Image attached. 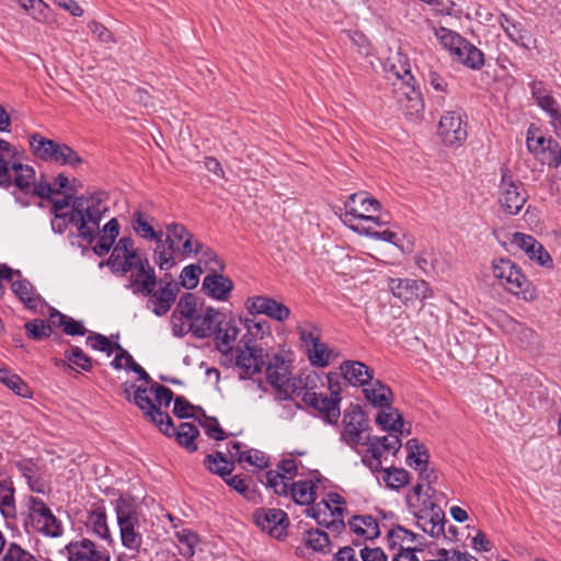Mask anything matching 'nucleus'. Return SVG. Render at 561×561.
<instances>
[{"mask_svg":"<svg viewBox=\"0 0 561 561\" xmlns=\"http://www.w3.org/2000/svg\"><path fill=\"white\" fill-rule=\"evenodd\" d=\"M179 294V285L174 282H167L163 286L156 290V288L149 294L147 301V308L151 310L156 316L162 317L167 314Z\"/></svg>","mask_w":561,"mask_h":561,"instance_id":"cd10ccee","label":"nucleus"},{"mask_svg":"<svg viewBox=\"0 0 561 561\" xmlns=\"http://www.w3.org/2000/svg\"><path fill=\"white\" fill-rule=\"evenodd\" d=\"M458 62L471 69H479L484 64L483 53L458 34Z\"/></svg>","mask_w":561,"mask_h":561,"instance_id":"c9c22d12","label":"nucleus"},{"mask_svg":"<svg viewBox=\"0 0 561 561\" xmlns=\"http://www.w3.org/2000/svg\"><path fill=\"white\" fill-rule=\"evenodd\" d=\"M24 508L22 515L26 533H37L50 538H58L62 535V523L43 500L28 495L24 499Z\"/></svg>","mask_w":561,"mask_h":561,"instance_id":"423d86ee","label":"nucleus"},{"mask_svg":"<svg viewBox=\"0 0 561 561\" xmlns=\"http://www.w3.org/2000/svg\"><path fill=\"white\" fill-rule=\"evenodd\" d=\"M492 272L493 276L511 294L525 301H534L537 298L536 288L513 261L508 259L494 260Z\"/></svg>","mask_w":561,"mask_h":561,"instance_id":"1a4fd4ad","label":"nucleus"},{"mask_svg":"<svg viewBox=\"0 0 561 561\" xmlns=\"http://www.w3.org/2000/svg\"><path fill=\"white\" fill-rule=\"evenodd\" d=\"M383 480L389 488L399 489L409 483V473L404 469H387Z\"/></svg>","mask_w":561,"mask_h":561,"instance_id":"69168bd1","label":"nucleus"},{"mask_svg":"<svg viewBox=\"0 0 561 561\" xmlns=\"http://www.w3.org/2000/svg\"><path fill=\"white\" fill-rule=\"evenodd\" d=\"M66 551L69 561H111L110 552L90 539L72 541L66 546Z\"/></svg>","mask_w":561,"mask_h":561,"instance_id":"a878e982","label":"nucleus"},{"mask_svg":"<svg viewBox=\"0 0 561 561\" xmlns=\"http://www.w3.org/2000/svg\"><path fill=\"white\" fill-rule=\"evenodd\" d=\"M512 244L523 250L531 261H535L540 266L547 268L553 267L551 255L533 236L515 232L512 238Z\"/></svg>","mask_w":561,"mask_h":561,"instance_id":"393cba45","label":"nucleus"},{"mask_svg":"<svg viewBox=\"0 0 561 561\" xmlns=\"http://www.w3.org/2000/svg\"><path fill=\"white\" fill-rule=\"evenodd\" d=\"M380 209L378 199L369 196L366 192H357L348 196L344 204L342 221L357 233L369 232L371 224L380 226L381 222L375 216Z\"/></svg>","mask_w":561,"mask_h":561,"instance_id":"0eeeda50","label":"nucleus"},{"mask_svg":"<svg viewBox=\"0 0 561 561\" xmlns=\"http://www.w3.org/2000/svg\"><path fill=\"white\" fill-rule=\"evenodd\" d=\"M347 525L357 541L373 540L380 535L378 520L371 515H354Z\"/></svg>","mask_w":561,"mask_h":561,"instance_id":"c756f323","label":"nucleus"},{"mask_svg":"<svg viewBox=\"0 0 561 561\" xmlns=\"http://www.w3.org/2000/svg\"><path fill=\"white\" fill-rule=\"evenodd\" d=\"M271 329L265 321H249L247 324V333L242 336L241 343L245 347H260L259 341L271 337Z\"/></svg>","mask_w":561,"mask_h":561,"instance_id":"c03bdc74","label":"nucleus"},{"mask_svg":"<svg viewBox=\"0 0 561 561\" xmlns=\"http://www.w3.org/2000/svg\"><path fill=\"white\" fill-rule=\"evenodd\" d=\"M305 542L313 550L323 551L329 547L330 539L327 533L320 529H311L307 531Z\"/></svg>","mask_w":561,"mask_h":561,"instance_id":"e2e57ef3","label":"nucleus"},{"mask_svg":"<svg viewBox=\"0 0 561 561\" xmlns=\"http://www.w3.org/2000/svg\"><path fill=\"white\" fill-rule=\"evenodd\" d=\"M392 85L403 114L409 119L419 118L423 113L424 103L412 72H394Z\"/></svg>","mask_w":561,"mask_h":561,"instance_id":"9b49d317","label":"nucleus"},{"mask_svg":"<svg viewBox=\"0 0 561 561\" xmlns=\"http://www.w3.org/2000/svg\"><path fill=\"white\" fill-rule=\"evenodd\" d=\"M198 434L199 431L193 423L183 422L179 425L178 430H174L172 426V431L169 436L175 435L178 443L190 453H193L197 450L195 439Z\"/></svg>","mask_w":561,"mask_h":561,"instance_id":"49530a36","label":"nucleus"},{"mask_svg":"<svg viewBox=\"0 0 561 561\" xmlns=\"http://www.w3.org/2000/svg\"><path fill=\"white\" fill-rule=\"evenodd\" d=\"M106 264L114 274L128 275L127 288L135 295L148 296L158 284L153 267L137 252L129 237L118 240Z\"/></svg>","mask_w":561,"mask_h":561,"instance_id":"f257e3e1","label":"nucleus"},{"mask_svg":"<svg viewBox=\"0 0 561 561\" xmlns=\"http://www.w3.org/2000/svg\"><path fill=\"white\" fill-rule=\"evenodd\" d=\"M0 561H37L36 558L15 542H11Z\"/></svg>","mask_w":561,"mask_h":561,"instance_id":"0e129e2a","label":"nucleus"},{"mask_svg":"<svg viewBox=\"0 0 561 561\" xmlns=\"http://www.w3.org/2000/svg\"><path fill=\"white\" fill-rule=\"evenodd\" d=\"M344 510V499L337 493H330L325 500L308 508V512L319 524L333 527L343 524Z\"/></svg>","mask_w":561,"mask_h":561,"instance_id":"dca6fc26","label":"nucleus"},{"mask_svg":"<svg viewBox=\"0 0 561 561\" xmlns=\"http://www.w3.org/2000/svg\"><path fill=\"white\" fill-rule=\"evenodd\" d=\"M245 306L251 314H264L279 322L290 317L288 307L267 296L250 297L247 299Z\"/></svg>","mask_w":561,"mask_h":561,"instance_id":"b1692460","label":"nucleus"},{"mask_svg":"<svg viewBox=\"0 0 561 561\" xmlns=\"http://www.w3.org/2000/svg\"><path fill=\"white\" fill-rule=\"evenodd\" d=\"M220 314L221 312L213 307L198 308L195 295L186 293L179 299L171 314L172 333L176 337H183L188 333L196 339L210 337Z\"/></svg>","mask_w":561,"mask_h":561,"instance_id":"f03ea898","label":"nucleus"},{"mask_svg":"<svg viewBox=\"0 0 561 561\" xmlns=\"http://www.w3.org/2000/svg\"><path fill=\"white\" fill-rule=\"evenodd\" d=\"M131 227L137 236L147 241L160 242V238H162V232H157L153 229L150 220L141 210L134 211Z\"/></svg>","mask_w":561,"mask_h":561,"instance_id":"a18cd8bd","label":"nucleus"},{"mask_svg":"<svg viewBox=\"0 0 561 561\" xmlns=\"http://www.w3.org/2000/svg\"><path fill=\"white\" fill-rule=\"evenodd\" d=\"M204 462L210 472L222 478L229 476L233 470V463L227 460L221 453L208 455Z\"/></svg>","mask_w":561,"mask_h":561,"instance_id":"3c124183","label":"nucleus"},{"mask_svg":"<svg viewBox=\"0 0 561 561\" xmlns=\"http://www.w3.org/2000/svg\"><path fill=\"white\" fill-rule=\"evenodd\" d=\"M343 377L353 386H365L373 379V370L362 362L346 360L341 365Z\"/></svg>","mask_w":561,"mask_h":561,"instance_id":"473e14b6","label":"nucleus"},{"mask_svg":"<svg viewBox=\"0 0 561 561\" xmlns=\"http://www.w3.org/2000/svg\"><path fill=\"white\" fill-rule=\"evenodd\" d=\"M539 159L550 167H559L561 164V148L558 141L551 138Z\"/></svg>","mask_w":561,"mask_h":561,"instance_id":"bf43d9fd","label":"nucleus"},{"mask_svg":"<svg viewBox=\"0 0 561 561\" xmlns=\"http://www.w3.org/2000/svg\"><path fill=\"white\" fill-rule=\"evenodd\" d=\"M366 400L374 407H388L392 400V392L378 379H371L363 390Z\"/></svg>","mask_w":561,"mask_h":561,"instance_id":"4c0bfd02","label":"nucleus"},{"mask_svg":"<svg viewBox=\"0 0 561 561\" xmlns=\"http://www.w3.org/2000/svg\"><path fill=\"white\" fill-rule=\"evenodd\" d=\"M239 333L237 321L221 312L213 334L218 351L224 355L230 354Z\"/></svg>","mask_w":561,"mask_h":561,"instance_id":"bb28decb","label":"nucleus"},{"mask_svg":"<svg viewBox=\"0 0 561 561\" xmlns=\"http://www.w3.org/2000/svg\"><path fill=\"white\" fill-rule=\"evenodd\" d=\"M24 329L28 337L33 340H42L50 336L53 330L42 319H35L24 324Z\"/></svg>","mask_w":561,"mask_h":561,"instance_id":"13d9d810","label":"nucleus"},{"mask_svg":"<svg viewBox=\"0 0 561 561\" xmlns=\"http://www.w3.org/2000/svg\"><path fill=\"white\" fill-rule=\"evenodd\" d=\"M388 285L393 296L404 304L424 300L431 295L428 284L422 279L391 278Z\"/></svg>","mask_w":561,"mask_h":561,"instance_id":"412c9836","label":"nucleus"},{"mask_svg":"<svg viewBox=\"0 0 561 561\" xmlns=\"http://www.w3.org/2000/svg\"><path fill=\"white\" fill-rule=\"evenodd\" d=\"M12 179L19 191L28 193L36 179L35 171L32 167L18 162L14 147L0 138V186L9 187Z\"/></svg>","mask_w":561,"mask_h":561,"instance_id":"6e6552de","label":"nucleus"},{"mask_svg":"<svg viewBox=\"0 0 561 561\" xmlns=\"http://www.w3.org/2000/svg\"><path fill=\"white\" fill-rule=\"evenodd\" d=\"M228 453L232 458L240 462H248L249 465L259 469L266 468L268 465V457L260 450L251 449L248 451L241 450V444L236 442L231 443L228 447Z\"/></svg>","mask_w":561,"mask_h":561,"instance_id":"58836bf2","label":"nucleus"},{"mask_svg":"<svg viewBox=\"0 0 561 561\" xmlns=\"http://www.w3.org/2000/svg\"><path fill=\"white\" fill-rule=\"evenodd\" d=\"M300 341L312 366L324 368L335 357L333 350L321 340V330L311 322L297 327Z\"/></svg>","mask_w":561,"mask_h":561,"instance_id":"ddd939ff","label":"nucleus"},{"mask_svg":"<svg viewBox=\"0 0 561 561\" xmlns=\"http://www.w3.org/2000/svg\"><path fill=\"white\" fill-rule=\"evenodd\" d=\"M343 431L341 433V440L353 449L364 445V433L368 428V422L358 407H353L344 412L343 415Z\"/></svg>","mask_w":561,"mask_h":561,"instance_id":"2eb2a0df","label":"nucleus"},{"mask_svg":"<svg viewBox=\"0 0 561 561\" xmlns=\"http://www.w3.org/2000/svg\"><path fill=\"white\" fill-rule=\"evenodd\" d=\"M386 410H381L376 415V423L380 426L381 430L389 432V434H402L403 427V419L398 410L391 408L390 405L386 407Z\"/></svg>","mask_w":561,"mask_h":561,"instance_id":"a19ab883","label":"nucleus"},{"mask_svg":"<svg viewBox=\"0 0 561 561\" xmlns=\"http://www.w3.org/2000/svg\"><path fill=\"white\" fill-rule=\"evenodd\" d=\"M505 328L507 332L519 343L522 348L533 347L538 342V336L533 329L512 318H507Z\"/></svg>","mask_w":561,"mask_h":561,"instance_id":"ea45409f","label":"nucleus"},{"mask_svg":"<svg viewBox=\"0 0 561 561\" xmlns=\"http://www.w3.org/2000/svg\"><path fill=\"white\" fill-rule=\"evenodd\" d=\"M87 344L96 351H101L106 353L107 355H111L114 351L115 345L112 344V342L102 334H91L87 339Z\"/></svg>","mask_w":561,"mask_h":561,"instance_id":"774afa93","label":"nucleus"},{"mask_svg":"<svg viewBox=\"0 0 561 561\" xmlns=\"http://www.w3.org/2000/svg\"><path fill=\"white\" fill-rule=\"evenodd\" d=\"M419 535L402 526H396L388 530L387 543L391 550H407L417 547Z\"/></svg>","mask_w":561,"mask_h":561,"instance_id":"e433bc0d","label":"nucleus"},{"mask_svg":"<svg viewBox=\"0 0 561 561\" xmlns=\"http://www.w3.org/2000/svg\"><path fill=\"white\" fill-rule=\"evenodd\" d=\"M499 201L507 214L517 215L527 201V193L522 183L515 182L507 174H503L499 188Z\"/></svg>","mask_w":561,"mask_h":561,"instance_id":"f3484780","label":"nucleus"},{"mask_svg":"<svg viewBox=\"0 0 561 561\" xmlns=\"http://www.w3.org/2000/svg\"><path fill=\"white\" fill-rule=\"evenodd\" d=\"M114 512L122 546L133 553H138L144 541L139 505L134 497L121 495L114 502Z\"/></svg>","mask_w":561,"mask_h":561,"instance_id":"39448f33","label":"nucleus"},{"mask_svg":"<svg viewBox=\"0 0 561 561\" xmlns=\"http://www.w3.org/2000/svg\"><path fill=\"white\" fill-rule=\"evenodd\" d=\"M367 446L366 453L362 457V462L371 471H379L382 468L381 458L383 454H396L402 446L401 438L397 434H388L383 437L367 436L364 442Z\"/></svg>","mask_w":561,"mask_h":561,"instance_id":"4468645a","label":"nucleus"},{"mask_svg":"<svg viewBox=\"0 0 561 561\" xmlns=\"http://www.w3.org/2000/svg\"><path fill=\"white\" fill-rule=\"evenodd\" d=\"M114 350H117V354L111 363L114 369L118 370L124 368L133 370L139 375L140 379L147 382L150 380L148 373L134 360L133 356L126 350H124L119 344H115Z\"/></svg>","mask_w":561,"mask_h":561,"instance_id":"79ce46f5","label":"nucleus"},{"mask_svg":"<svg viewBox=\"0 0 561 561\" xmlns=\"http://www.w3.org/2000/svg\"><path fill=\"white\" fill-rule=\"evenodd\" d=\"M150 393H152L154 396V403L157 405V408H159L161 410L162 407L164 408H169V405L171 404L172 400H173V392L158 383V382H154L151 387H150Z\"/></svg>","mask_w":561,"mask_h":561,"instance_id":"338daca9","label":"nucleus"},{"mask_svg":"<svg viewBox=\"0 0 561 561\" xmlns=\"http://www.w3.org/2000/svg\"><path fill=\"white\" fill-rule=\"evenodd\" d=\"M267 382L278 391L280 398H287L291 391L290 366L280 355H274L266 365Z\"/></svg>","mask_w":561,"mask_h":561,"instance_id":"aec40b11","label":"nucleus"},{"mask_svg":"<svg viewBox=\"0 0 561 561\" xmlns=\"http://www.w3.org/2000/svg\"><path fill=\"white\" fill-rule=\"evenodd\" d=\"M0 381L18 396L23 398H31L32 396L30 387L22 378L8 370L5 367H0Z\"/></svg>","mask_w":561,"mask_h":561,"instance_id":"8fccbe9b","label":"nucleus"},{"mask_svg":"<svg viewBox=\"0 0 561 561\" xmlns=\"http://www.w3.org/2000/svg\"><path fill=\"white\" fill-rule=\"evenodd\" d=\"M266 485L278 495H288L291 480H287L278 470H270L265 473Z\"/></svg>","mask_w":561,"mask_h":561,"instance_id":"864d4df0","label":"nucleus"},{"mask_svg":"<svg viewBox=\"0 0 561 561\" xmlns=\"http://www.w3.org/2000/svg\"><path fill=\"white\" fill-rule=\"evenodd\" d=\"M253 519L257 527L274 538H282L288 526L287 514L279 508H259L253 513Z\"/></svg>","mask_w":561,"mask_h":561,"instance_id":"4be33fe9","label":"nucleus"},{"mask_svg":"<svg viewBox=\"0 0 561 561\" xmlns=\"http://www.w3.org/2000/svg\"><path fill=\"white\" fill-rule=\"evenodd\" d=\"M203 270L195 264L185 266L180 274V283L184 288L193 289L198 285Z\"/></svg>","mask_w":561,"mask_h":561,"instance_id":"680f3d73","label":"nucleus"},{"mask_svg":"<svg viewBox=\"0 0 561 561\" xmlns=\"http://www.w3.org/2000/svg\"><path fill=\"white\" fill-rule=\"evenodd\" d=\"M454 126L455 118L451 112H448L439 119L437 136L447 146L454 145L456 142V129Z\"/></svg>","mask_w":561,"mask_h":561,"instance_id":"603ef678","label":"nucleus"},{"mask_svg":"<svg viewBox=\"0 0 561 561\" xmlns=\"http://www.w3.org/2000/svg\"><path fill=\"white\" fill-rule=\"evenodd\" d=\"M550 139L541 135L538 129L530 127L527 131L526 145L528 150L539 158Z\"/></svg>","mask_w":561,"mask_h":561,"instance_id":"4d7b16f0","label":"nucleus"},{"mask_svg":"<svg viewBox=\"0 0 561 561\" xmlns=\"http://www.w3.org/2000/svg\"><path fill=\"white\" fill-rule=\"evenodd\" d=\"M0 513L5 519L16 515L14 486L8 478L0 479Z\"/></svg>","mask_w":561,"mask_h":561,"instance_id":"37998d69","label":"nucleus"},{"mask_svg":"<svg viewBox=\"0 0 561 561\" xmlns=\"http://www.w3.org/2000/svg\"><path fill=\"white\" fill-rule=\"evenodd\" d=\"M123 391L126 399L134 402L163 434H171L172 419L168 413L157 408L156 403L149 396L150 389L136 385L124 383Z\"/></svg>","mask_w":561,"mask_h":561,"instance_id":"f8f14e48","label":"nucleus"},{"mask_svg":"<svg viewBox=\"0 0 561 561\" xmlns=\"http://www.w3.org/2000/svg\"><path fill=\"white\" fill-rule=\"evenodd\" d=\"M499 22L511 41L520 47L529 49L535 44L530 32H528L522 23L514 21L507 14L502 13L499 18Z\"/></svg>","mask_w":561,"mask_h":561,"instance_id":"2f4dec72","label":"nucleus"},{"mask_svg":"<svg viewBox=\"0 0 561 561\" xmlns=\"http://www.w3.org/2000/svg\"><path fill=\"white\" fill-rule=\"evenodd\" d=\"M232 289L233 282L229 277L218 274V272H213L203 279L202 290L215 300H228Z\"/></svg>","mask_w":561,"mask_h":561,"instance_id":"c85d7f7f","label":"nucleus"},{"mask_svg":"<svg viewBox=\"0 0 561 561\" xmlns=\"http://www.w3.org/2000/svg\"><path fill=\"white\" fill-rule=\"evenodd\" d=\"M65 357L70 364L76 365L84 371H90L92 369L91 358L85 355L79 346H72L65 353Z\"/></svg>","mask_w":561,"mask_h":561,"instance_id":"052dcab7","label":"nucleus"},{"mask_svg":"<svg viewBox=\"0 0 561 561\" xmlns=\"http://www.w3.org/2000/svg\"><path fill=\"white\" fill-rule=\"evenodd\" d=\"M70 202L69 197H64L61 199H56L53 203V213L55 214L56 221L53 222V227L58 226V231L62 232V226L66 222L70 224Z\"/></svg>","mask_w":561,"mask_h":561,"instance_id":"5fc2aeb1","label":"nucleus"},{"mask_svg":"<svg viewBox=\"0 0 561 561\" xmlns=\"http://www.w3.org/2000/svg\"><path fill=\"white\" fill-rule=\"evenodd\" d=\"M30 147L36 158L46 162L73 168L82 163V159L71 147L47 139L39 134L30 137Z\"/></svg>","mask_w":561,"mask_h":561,"instance_id":"9d476101","label":"nucleus"},{"mask_svg":"<svg viewBox=\"0 0 561 561\" xmlns=\"http://www.w3.org/2000/svg\"><path fill=\"white\" fill-rule=\"evenodd\" d=\"M164 242L169 244L181 259L197 254L202 250V244L180 224H170L167 226Z\"/></svg>","mask_w":561,"mask_h":561,"instance_id":"a211bd4d","label":"nucleus"},{"mask_svg":"<svg viewBox=\"0 0 561 561\" xmlns=\"http://www.w3.org/2000/svg\"><path fill=\"white\" fill-rule=\"evenodd\" d=\"M176 257H179V254L160 238V242H157L153 252V260L159 268L162 271L171 270L176 264Z\"/></svg>","mask_w":561,"mask_h":561,"instance_id":"09e8293b","label":"nucleus"},{"mask_svg":"<svg viewBox=\"0 0 561 561\" xmlns=\"http://www.w3.org/2000/svg\"><path fill=\"white\" fill-rule=\"evenodd\" d=\"M431 491L430 485L417 482L407 496L408 505L416 518V525L433 538L443 537L447 545L445 548H449L450 542L456 547L453 538L445 534V514L432 500Z\"/></svg>","mask_w":561,"mask_h":561,"instance_id":"7ed1b4c3","label":"nucleus"},{"mask_svg":"<svg viewBox=\"0 0 561 561\" xmlns=\"http://www.w3.org/2000/svg\"><path fill=\"white\" fill-rule=\"evenodd\" d=\"M265 353L262 347H238L236 351V367L242 379L252 378L263 368Z\"/></svg>","mask_w":561,"mask_h":561,"instance_id":"5701e85b","label":"nucleus"},{"mask_svg":"<svg viewBox=\"0 0 561 561\" xmlns=\"http://www.w3.org/2000/svg\"><path fill=\"white\" fill-rule=\"evenodd\" d=\"M51 318L58 319V324L62 328V331L67 335H84L87 330L83 324L70 317H67L60 312H56L51 314ZM55 322V320H53Z\"/></svg>","mask_w":561,"mask_h":561,"instance_id":"6e6d98bb","label":"nucleus"},{"mask_svg":"<svg viewBox=\"0 0 561 561\" xmlns=\"http://www.w3.org/2000/svg\"><path fill=\"white\" fill-rule=\"evenodd\" d=\"M12 288L28 309H36L42 304L39 295L30 282L25 279L13 282Z\"/></svg>","mask_w":561,"mask_h":561,"instance_id":"de8ad7c7","label":"nucleus"},{"mask_svg":"<svg viewBox=\"0 0 561 561\" xmlns=\"http://www.w3.org/2000/svg\"><path fill=\"white\" fill-rule=\"evenodd\" d=\"M107 199L108 195L105 192L81 195L73 199L70 224L77 227L81 238L85 240L93 239L102 216L108 210Z\"/></svg>","mask_w":561,"mask_h":561,"instance_id":"20e7f679","label":"nucleus"},{"mask_svg":"<svg viewBox=\"0 0 561 561\" xmlns=\"http://www.w3.org/2000/svg\"><path fill=\"white\" fill-rule=\"evenodd\" d=\"M407 449L409 451L407 456V463L419 471L421 480L426 482L425 485H430L431 473L427 472L428 455L424 449V446L416 439H410L407 443Z\"/></svg>","mask_w":561,"mask_h":561,"instance_id":"7c9ffc66","label":"nucleus"},{"mask_svg":"<svg viewBox=\"0 0 561 561\" xmlns=\"http://www.w3.org/2000/svg\"><path fill=\"white\" fill-rule=\"evenodd\" d=\"M319 479H304L293 482L288 495L299 505H309L314 502Z\"/></svg>","mask_w":561,"mask_h":561,"instance_id":"f704fd0d","label":"nucleus"},{"mask_svg":"<svg viewBox=\"0 0 561 561\" xmlns=\"http://www.w3.org/2000/svg\"><path fill=\"white\" fill-rule=\"evenodd\" d=\"M330 397L313 391H306L304 401L306 404L317 410L328 423L335 424L341 415V399L339 389L334 390L332 386H330Z\"/></svg>","mask_w":561,"mask_h":561,"instance_id":"6ab92c4d","label":"nucleus"},{"mask_svg":"<svg viewBox=\"0 0 561 561\" xmlns=\"http://www.w3.org/2000/svg\"><path fill=\"white\" fill-rule=\"evenodd\" d=\"M87 528L107 543H114L104 506H95L89 512L87 517Z\"/></svg>","mask_w":561,"mask_h":561,"instance_id":"72a5a7b5","label":"nucleus"}]
</instances>
